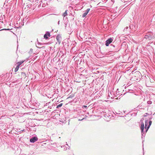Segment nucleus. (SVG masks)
Masks as SVG:
<instances>
[{
  "label": "nucleus",
  "instance_id": "obj_1",
  "mask_svg": "<svg viewBox=\"0 0 155 155\" xmlns=\"http://www.w3.org/2000/svg\"><path fill=\"white\" fill-rule=\"evenodd\" d=\"M152 38V33H147L145 36L144 39L149 40L151 39Z\"/></svg>",
  "mask_w": 155,
  "mask_h": 155
},
{
  "label": "nucleus",
  "instance_id": "obj_2",
  "mask_svg": "<svg viewBox=\"0 0 155 155\" xmlns=\"http://www.w3.org/2000/svg\"><path fill=\"white\" fill-rule=\"evenodd\" d=\"M25 60H24V61L18 62L17 63V66L15 70V72L18 71L19 68L20 66L24 62H25Z\"/></svg>",
  "mask_w": 155,
  "mask_h": 155
},
{
  "label": "nucleus",
  "instance_id": "obj_3",
  "mask_svg": "<svg viewBox=\"0 0 155 155\" xmlns=\"http://www.w3.org/2000/svg\"><path fill=\"white\" fill-rule=\"evenodd\" d=\"M113 40V38H108L106 41L105 45L107 46H109V44L111 43Z\"/></svg>",
  "mask_w": 155,
  "mask_h": 155
},
{
  "label": "nucleus",
  "instance_id": "obj_4",
  "mask_svg": "<svg viewBox=\"0 0 155 155\" xmlns=\"http://www.w3.org/2000/svg\"><path fill=\"white\" fill-rule=\"evenodd\" d=\"M144 128V124L143 123H142L140 127V129L141 130V134L142 136H144L145 135H143L144 134V132H143V130Z\"/></svg>",
  "mask_w": 155,
  "mask_h": 155
},
{
  "label": "nucleus",
  "instance_id": "obj_5",
  "mask_svg": "<svg viewBox=\"0 0 155 155\" xmlns=\"http://www.w3.org/2000/svg\"><path fill=\"white\" fill-rule=\"evenodd\" d=\"M38 138L36 137H34L30 139V141L31 143H34L38 140Z\"/></svg>",
  "mask_w": 155,
  "mask_h": 155
},
{
  "label": "nucleus",
  "instance_id": "obj_6",
  "mask_svg": "<svg viewBox=\"0 0 155 155\" xmlns=\"http://www.w3.org/2000/svg\"><path fill=\"white\" fill-rule=\"evenodd\" d=\"M49 0H44L42 1H41V2H42V7H45L46 6V4L48 5L47 4V1H48Z\"/></svg>",
  "mask_w": 155,
  "mask_h": 155
},
{
  "label": "nucleus",
  "instance_id": "obj_7",
  "mask_svg": "<svg viewBox=\"0 0 155 155\" xmlns=\"http://www.w3.org/2000/svg\"><path fill=\"white\" fill-rule=\"evenodd\" d=\"M90 10V8H87V10L85 11V12H84V13L82 15V17L83 18L85 17L87 15V14H88V12H89Z\"/></svg>",
  "mask_w": 155,
  "mask_h": 155
},
{
  "label": "nucleus",
  "instance_id": "obj_8",
  "mask_svg": "<svg viewBox=\"0 0 155 155\" xmlns=\"http://www.w3.org/2000/svg\"><path fill=\"white\" fill-rule=\"evenodd\" d=\"M48 36L49 37L50 36V33L49 31L47 32L44 35V38L45 39H48Z\"/></svg>",
  "mask_w": 155,
  "mask_h": 155
},
{
  "label": "nucleus",
  "instance_id": "obj_9",
  "mask_svg": "<svg viewBox=\"0 0 155 155\" xmlns=\"http://www.w3.org/2000/svg\"><path fill=\"white\" fill-rule=\"evenodd\" d=\"M110 48L112 50V51H118V50H116L115 49V46L114 45H113L112 44H110Z\"/></svg>",
  "mask_w": 155,
  "mask_h": 155
},
{
  "label": "nucleus",
  "instance_id": "obj_10",
  "mask_svg": "<svg viewBox=\"0 0 155 155\" xmlns=\"http://www.w3.org/2000/svg\"><path fill=\"white\" fill-rule=\"evenodd\" d=\"M152 123V121L151 120H150L149 121V125H148V127L147 128V129H146V132H147V130H148V129L150 128V125Z\"/></svg>",
  "mask_w": 155,
  "mask_h": 155
},
{
  "label": "nucleus",
  "instance_id": "obj_11",
  "mask_svg": "<svg viewBox=\"0 0 155 155\" xmlns=\"http://www.w3.org/2000/svg\"><path fill=\"white\" fill-rule=\"evenodd\" d=\"M137 109H144V107L142 105H139L137 107Z\"/></svg>",
  "mask_w": 155,
  "mask_h": 155
},
{
  "label": "nucleus",
  "instance_id": "obj_12",
  "mask_svg": "<svg viewBox=\"0 0 155 155\" xmlns=\"http://www.w3.org/2000/svg\"><path fill=\"white\" fill-rule=\"evenodd\" d=\"M67 10H66L65 12L63 13L62 15V16H63L64 17H65V16H67L68 15L67 14Z\"/></svg>",
  "mask_w": 155,
  "mask_h": 155
},
{
  "label": "nucleus",
  "instance_id": "obj_13",
  "mask_svg": "<svg viewBox=\"0 0 155 155\" xmlns=\"http://www.w3.org/2000/svg\"><path fill=\"white\" fill-rule=\"evenodd\" d=\"M62 105L63 103H61L57 106L56 108L57 109H59V108L61 107L62 106Z\"/></svg>",
  "mask_w": 155,
  "mask_h": 155
},
{
  "label": "nucleus",
  "instance_id": "obj_14",
  "mask_svg": "<svg viewBox=\"0 0 155 155\" xmlns=\"http://www.w3.org/2000/svg\"><path fill=\"white\" fill-rule=\"evenodd\" d=\"M27 7L29 8H31L32 7V5L31 4H29L27 5Z\"/></svg>",
  "mask_w": 155,
  "mask_h": 155
},
{
  "label": "nucleus",
  "instance_id": "obj_15",
  "mask_svg": "<svg viewBox=\"0 0 155 155\" xmlns=\"http://www.w3.org/2000/svg\"><path fill=\"white\" fill-rule=\"evenodd\" d=\"M147 125H148L147 120H146L145 121V128L147 127Z\"/></svg>",
  "mask_w": 155,
  "mask_h": 155
},
{
  "label": "nucleus",
  "instance_id": "obj_16",
  "mask_svg": "<svg viewBox=\"0 0 155 155\" xmlns=\"http://www.w3.org/2000/svg\"><path fill=\"white\" fill-rule=\"evenodd\" d=\"M21 75H22V76H23L24 77H25V76H26V74L25 72H22L21 73Z\"/></svg>",
  "mask_w": 155,
  "mask_h": 155
},
{
  "label": "nucleus",
  "instance_id": "obj_17",
  "mask_svg": "<svg viewBox=\"0 0 155 155\" xmlns=\"http://www.w3.org/2000/svg\"><path fill=\"white\" fill-rule=\"evenodd\" d=\"M152 103V102L151 101H147V103L148 104H151Z\"/></svg>",
  "mask_w": 155,
  "mask_h": 155
},
{
  "label": "nucleus",
  "instance_id": "obj_18",
  "mask_svg": "<svg viewBox=\"0 0 155 155\" xmlns=\"http://www.w3.org/2000/svg\"><path fill=\"white\" fill-rule=\"evenodd\" d=\"M82 107L83 108H85L86 109H87V106H85V105L83 106Z\"/></svg>",
  "mask_w": 155,
  "mask_h": 155
},
{
  "label": "nucleus",
  "instance_id": "obj_19",
  "mask_svg": "<svg viewBox=\"0 0 155 155\" xmlns=\"http://www.w3.org/2000/svg\"><path fill=\"white\" fill-rule=\"evenodd\" d=\"M40 2H41V3H40V5H38V7H39L41 6V4H42V2H41V1H40Z\"/></svg>",
  "mask_w": 155,
  "mask_h": 155
},
{
  "label": "nucleus",
  "instance_id": "obj_20",
  "mask_svg": "<svg viewBox=\"0 0 155 155\" xmlns=\"http://www.w3.org/2000/svg\"><path fill=\"white\" fill-rule=\"evenodd\" d=\"M128 28V27H125L124 29V31L125 30H126Z\"/></svg>",
  "mask_w": 155,
  "mask_h": 155
},
{
  "label": "nucleus",
  "instance_id": "obj_21",
  "mask_svg": "<svg viewBox=\"0 0 155 155\" xmlns=\"http://www.w3.org/2000/svg\"><path fill=\"white\" fill-rule=\"evenodd\" d=\"M10 29H2V30H9Z\"/></svg>",
  "mask_w": 155,
  "mask_h": 155
},
{
  "label": "nucleus",
  "instance_id": "obj_22",
  "mask_svg": "<svg viewBox=\"0 0 155 155\" xmlns=\"http://www.w3.org/2000/svg\"><path fill=\"white\" fill-rule=\"evenodd\" d=\"M152 117H150V118H149V120H151V119H152Z\"/></svg>",
  "mask_w": 155,
  "mask_h": 155
},
{
  "label": "nucleus",
  "instance_id": "obj_23",
  "mask_svg": "<svg viewBox=\"0 0 155 155\" xmlns=\"http://www.w3.org/2000/svg\"><path fill=\"white\" fill-rule=\"evenodd\" d=\"M59 22H60V21H58V24L59 25Z\"/></svg>",
  "mask_w": 155,
  "mask_h": 155
},
{
  "label": "nucleus",
  "instance_id": "obj_24",
  "mask_svg": "<svg viewBox=\"0 0 155 155\" xmlns=\"http://www.w3.org/2000/svg\"><path fill=\"white\" fill-rule=\"evenodd\" d=\"M154 114H155V113H154V114H153V115H154Z\"/></svg>",
  "mask_w": 155,
  "mask_h": 155
},
{
  "label": "nucleus",
  "instance_id": "obj_25",
  "mask_svg": "<svg viewBox=\"0 0 155 155\" xmlns=\"http://www.w3.org/2000/svg\"><path fill=\"white\" fill-rule=\"evenodd\" d=\"M66 145L67 146H68V145L67 144H66Z\"/></svg>",
  "mask_w": 155,
  "mask_h": 155
},
{
  "label": "nucleus",
  "instance_id": "obj_26",
  "mask_svg": "<svg viewBox=\"0 0 155 155\" xmlns=\"http://www.w3.org/2000/svg\"><path fill=\"white\" fill-rule=\"evenodd\" d=\"M107 117H109V116H107Z\"/></svg>",
  "mask_w": 155,
  "mask_h": 155
},
{
  "label": "nucleus",
  "instance_id": "obj_27",
  "mask_svg": "<svg viewBox=\"0 0 155 155\" xmlns=\"http://www.w3.org/2000/svg\"><path fill=\"white\" fill-rule=\"evenodd\" d=\"M143 141V142H142V143H143V141Z\"/></svg>",
  "mask_w": 155,
  "mask_h": 155
}]
</instances>
